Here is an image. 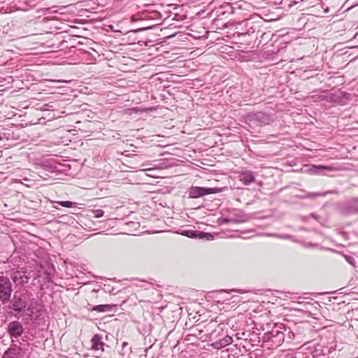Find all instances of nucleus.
Returning <instances> with one entry per match:
<instances>
[{
  "label": "nucleus",
  "instance_id": "1",
  "mask_svg": "<svg viewBox=\"0 0 358 358\" xmlns=\"http://www.w3.org/2000/svg\"><path fill=\"white\" fill-rule=\"evenodd\" d=\"M3 305V310L17 320L36 321L42 315V305L28 290L14 292L10 300Z\"/></svg>",
  "mask_w": 358,
  "mask_h": 358
},
{
  "label": "nucleus",
  "instance_id": "2",
  "mask_svg": "<svg viewBox=\"0 0 358 358\" xmlns=\"http://www.w3.org/2000/svg\"><path fill=\"white\" fill-rule=\"evenodd\" d=\"M286 327L282 323H275L272 329L264 333L262 337L264 343H270L272 348H277L282 344L285 337Z\"/></svg>",
  "mask_w": 358,
  "mask_h": 358
},
{
  "label": "nucleus",
  "instance_id": "3",
  "mask_svg": "<svg viewBox=\"0 0 358 358\" xmlns=\"http://www.w3.org/2000/svg\"><path fill=\"white\" fill-rule=\"evenodd\" d=\"M337 211L345 216L358 213V198H351L336 204Z\"/></svg>",
  "mask_w": 358,
  "mask_h": 358
},
{
  "label": "nucleus",
  "instance_id": "4",
  "mask_svg": "<svg viewBox=\"0 0 358 358\" xmlns=\"http://www.w3.org/2000/svg\"><path fill=\"white\" fill-rule=\"evenodd\" d=\"M13 288L10 278L3 275H0V302L1 304L10 300L13 296Z\"/></svg>",
  "mask_w": 358,
  "mask_h": 358
},
{
  "label": "nucleus",
  "instance_id": "5",
  "mask_svg": "<svg viewBox=\"0 0 358 358\" xmlns=\"http://www.w3.org/2000/svg\"><path fill=\"white\" fill-rule=\"evenodd\" d=\"M350 94L337 90L334 92L327 93L320 95V99L337 105H345L349 99Z\"/></svg>",
  "mask_w": 358,
  "mask_h": 358
},
{
  "label": "nucleus",
  "instance_id": "6",
  "mask_svg": "<svg viewBox=\"0 0 358 358\" xmlns=\"http://www.w3.org/2000/svg\"><path fill=\"white\" fill-rule=\"evenodd\" d=\"M215 325V322H211L207 326L205 327L206 331L208 335L210 341L214 342L218 341V339H220L225 334L224 324H220L217 326V328L213 329Z\"/></svg>",
  "mask_w": 358,
  "mask_h": 358
},
{
  "label": "nucleus",
  "instance_id": "7",
  "mask_svg": "<svg viewBox=\"0 0 358 358\" xmlns=\"http://www.w3.org/2000/svg\"><path fill=\"white\" fill-rule=\"evenodd\" d=\"M220 192L218 188L192 186L189 189V197L197 199L206 195L215 194Z\"/></svg>",
  "mask_w": 358,
  "mask_h": 358
},
{
  "label": "nucleus",
  "instance_id": "8",
  "mask_svg": "<svg viewBox=\"0 0 358 358\" xmlns=\"http://www.w3.org/2000/svg\"><path fill=\"white\" fill-rule=\"evenodd\" d=\"M27 348L20 346L17 343L11 342L10 348L5 352V355L12 358H27L29 357L27 354Z\"/></svg>",
  "mask_w": 358,
  "mask_h": 358
},
{
  "label": "nucleus",
  "instance_id": "9",
  "mask_svg": "<svg viewBox=\"0 0 358 358\" xmlns=\"http://www.w3.org/2000/svg\"><path fill=\"white\" fill-rule=\"evenodd\" d=\"M179 234H181L182 236L191 238H196V239H206L208 241L213 240L214 235L211 233L204 232L202 231H197V230H191V229H187V230H180L178 231Z\"/></svg>",
  "mask_w": 358,
  "mask_h": 358
},
{
  "label": "nucleus",
  "instance_id": "10",
  "mask_svg": "<svg viewBox=\"0 0 358 358\" xmlns=\"http://www.w3.org/2000/svg\"><path fill=\"white\" fill-rule=\"evenodd\" d=\"M24 331L22 324L18 320L10 322L7 325V333L11 338H19Z\"/></svg>",
  "mask_w": 358,
  "mask_h": 358
},
{
  "label": "nucleus",
  "instance_id": "11",
  "mask_svg": "<svg viewBox=\"0 0 358 358\" xmlns=\"http://www.w3.org/2000/svg\"><path fill=\"white\" fill-rule=\"evenodd\" d=\"M248 119L250 121L257 122L259 124H269L273 121L271 115L262 111H258L249 115Z\"/></svg>",
  "mask_w": 358,
  "mask_h": 358
},
{
  "label": "nucleus",
  "instance_id": "12",
  "mask_svg": "<svg viewBox=\"0 0 358 358\" xmlns=\"http://www.w3.org/2000/svg\"><path fill=\"white\" fill-rule=\"evenodd\" d=\"M10 280L17 286H24L28 283L29 278L26 275L25 271H16L11 273Z\"/></svg>",
  "mask_w": 358,
  "mask_h": 358
},
{
  "label": "nucleus",
  "instance_id": "13",
  "mask_svg": "<svg viewBox=\"0 0 358 358\" xmlns=\"http://www.w3.org/2000/svg\"><path fill=\"white\" fill-rule=\"evenodd\" d=\"M335 349L333 347L317 345L313 350L315 358H330L331 352Z\"/></svg>",
  "mask_w": 358,
  "mask_h": 358
},
{
  "label": "nucleus",
  "instance_id": "14",
  "mask_svg": "<svg viewBox=\"0 0 358 358\" xmlns=\"http://www.w3.org/2000/svg\"><path fill=\"white\" fill-rule=\"evenodd\" d=\"M232 342L233 338L224 334L220 339H218V341L213 342L212 345L214 348L221 349L230 345L231 343H232Z\"/></svg>",
  "mask_w": 358,
  "mask_h": 358
},
{
  "label": "nucleus",
  "instance_id": "15",
  "mask_svg": "<svg viewBox=\"0 0 358 358\" xmlns=\"http://www.w3.org/2000/svg\"><path fill=\"white\" fill-rule=\"evenodd\" d=\"M116 306H117L115 304H102V305L92 306L91 304L89 303L87 309L90 311L105 313V312L111 311L113 308H116Z\"/></svg>",
  "mask_w": 358,
  "mask_h": 358
},
{
  "label": "nucleus",
  "instance_id": "16",
  "mask_svg": "<svg viewBox=\"0 0 358 358\" xmlns=\"http://www.w3.org/2000/svg\"><path fill=\"white\" fill-rule=\"evenodd\" d=\"M239 180L245 185H249L255 182V173L251 171H246L241 173Z\"/></svg>",
  "mask_w": 358,
  "mask_h": 358
},
{
  "label": "nucleus",
  "instance_id": "17",
  "mask_svg": "<svg viewBox=\"0 0 358 358\" xmlns=\"http://www.w3.org/2000/svg\"><path fill=\"white\" fill-rule=\"evenodd\" d=\"M92 348L95 350H101L103 352L105 344L102 341V336L100 334H94L91 340Z\"/></svg>",
  "mask_w": 358,
  "mask_h": 358
},
{
  "label": "nucleus",
  "instance_id": "18",
  "mask_svg": "<svg viewBox=\"0 0 358 358\" xmlns=\"http://www.w3.org/2000/svg\"><path fill=\"white\" fill-rule=\"evenodd\" d=\"M303 194H298L296 195V198L299 199H315V198L318 197V192H310V193H305L303 190H301Z\"/></svg>",
  "mask_w": 358,
  "mask_h": 358
},
{
  "label": "nucleus",
  "instance_id": "19",
  "mask_svg": "<svg viewBox=\"0 0 358 358\" xmlns=\"http://www.w3.org/2000/svg\"><path fill=\"white\" fill-rule=\"evenodd\" d=\"M301 353L300 352H295L293 351L287 352L285 354H283L280 356H279V358H300Z\"/></svg>",
  "mask_w": 358,
  "mask_h": 358
},
{
  "label": "nucleus",
  "instance_id": "20",
  "mask_svg": "<svg viewBox=\"0 0 358 358\" xmlns=\"http://www.w3.org/2000/svg\"><path fill=\"white\" fill-rule=\"evenodd\" d=\"M27 339H28V336H24L22 337L20 339H19V338H12V341L11 342L16 343L20 346L25 347L26 343H27ZM27 345L28 346L29 344L27 343Z\"/></svg>",
  "mask_w": 358,
  "mask_h": 358
},
{
  "label": "nucleus",
  "instance_id": "21",
  "mask_svg": "<svg viewBox=\"0 0 358 358\" xmlns=\"http://www.w3.org/2000/svg\"><path fill=\"white\" fill-rule=\"evenodd\" d=\"M57 203L59 206L65 208H73L76 207L77 203L71 201H57Z\"/></svg>",
  "mask_w": 358,
  "mask_h": 358
},
{
  "label": "nucleus",
  "instance_id": "22",
  "mask_svg": "<svg viewBox=\"0 0 358 358\" xmlns=\"http://www.w3.org/2000/svg\"><path fill=\"white\" fill-rule=\"evenodd\" d=\"M41 166H43L45 170L50 171L51 172H54L56 169V166L48 162H42Z\"/></svg>",
  "mask_w": 358,
  "mask_h": 358
},
{
  "label": "nucleus",
  "instance_id": "23",
  "mask_svg": "<svg viewBox=\"0 0 358 358\" xmlns=\"http://www.w3.org/2000/svg\"><path fill=\"white\" fill-rule=\"evenodd\" d=\"M285 335H287V338L289 339H294L298 334H296L290 328L286 327Z\"/></svg>",
  "mask_w": 358,
  "mask_h": 358
},
{
  "label": "nucleus",
  "instance_id": "24",
  "mask_svg": "<svg viewBox=\"0 0 358 358\" xmlns=\"http://www.w3.org/2000/svg\"><path fill=\"white\" fill-rule=\"evenodd\" d=\"M338 194V191L337 189H332V190H329V191H326V192H318V196H325L327 194Z\"/></svg>",
  "mask_w": 358,
  "mask_h": 358
},
{
  "label": "nucleus",
  "instance_id": "25",
  "mask_svg": "<svg viewBox=\"0 0 358 358\" xmlns=\"http://www.w3.org/2000/svg\"><path fill=\"white\" fill-rule=\"evenodd\" d=\"M237 292L236 289H230V290H227V289H220V290H217V291H215L214 293L216 294V297L218 298V295L222 294V293H227V294H229L230 292Z\"/></svg>",
  "mask_w": 358,
  "mask_h": 358
},
{
  "label": "nucleus",
  "instance_id": "26",
  "mask_svg": "<svg viewBox=\"0 0 358 358\" xmlns=\"http://www.w3.org/2000/svg\"><path fill=\"white\" fill-rule=\"evenodd\" d=\"M93 215L95 217L99 218L103 216L104 211L101 209H96L93 210Z\"/></svg>",
  "mask_w": 358,
  "mask_h": 358
},
{
  "label": "nucleus",
  "instance_id": "27",
  "mask_svg": "<svg viewBox=\"0 0 358 358\" xmlns=\"http://www.w3.org/2000/svg\"><path fill=\"white\" fill-rule=\"evenodd\" d=\"M277 238H280V239H284V240H293V238H294L293 236L289 235V234H278Z\"/></svg>",
  "mask_w": 358,
  "mask_h": 358
},
{
  "label": "nucleus",
  "instance_id": "28",
  "mask_svg": "<svg viewBox=\"0 0 358 358\" xmlns=\"http://www.w3.org/2000/svg\"><path fill=\"white\" fill-rule=\"evenodd\" d=\"M345 259L346 262L348 263H349L350 265H352V266L355 265L356 261H355V257H353L352 256L345 255Z\"/></svg>",
  "mask_w": 358,
  "mask_h": 358
},
{
  "label": "nucleus",
  "instance_id": "29",
  "mask_svg": "<svg viewBox=\"0 0 358 358\" xmlns=\"http://www.w3.org/2000/svg\"><path fill=\"white\" fill-rule=\"evenodd\" d=\"M231 222V219L228 218V217H222V218H220L218 220V222L220 224H228V223H230Z\"/></svg>",
  "mask_w": 358,
  "mask_h": 358
},
{
  "label": "nucleus",
  "instance_id": "30",
  "mask_svg": "<svg viewBox=\"0 0 358 358\" xmlns=\"http://www.w3.org/2000/svg\"><path fill=\"white\" fill-rule=\"evenodd\" d=\"M300 358H315L313 350L310 354H301Z\"/></svg>",
  "mask_w": 358,
  "mask_h": 358
},
{
  "label": "nucleus",
  "instance_id": "31",
  "mask_svg": "<svg viewBox=\"0 0 358 358\" xmlns=\"http://www.w3.org/2000/svg\"><path fill=\"white\" fill-rule=\"evenodd\" d=\"M277 236H278V234H270V233L266 234V236H268V237L277 238Z\"/></svg>",
  "mask_w": 358,
  "mask_h": 358
},
{
  "label": "nucleus",
  "instance_id": "32",
  "mask_svg": "<svg viewBox=\"0 0 358 358\" xmlns=\"http://www.w3.org/2000/svg\"><path fill=\"white\" fill-rule=\"evenodd\" d=\"M306 247H315L317 245V244L316 243H308L307 244L305 245Z\"/></svg>",
  "mask_w": 358,
  "mask_h": 358
},
{
  "label": "nucleus",
  "instance_id": "33",
  "mask_svg": "<svg viewBox=\"0 0 358 358\" xmlns=\"http://www.w3.org/2000/svg\"><path fill=\"white\" fill-rule=\"evenodd\" d=\"M50 8H43V14H47V13H50Z\"/></svg>",
  "mask_w": 358,
  "mask_h": 358
},
{
  "label": "nucleus",
  "instance_id": "34",
  "mask_svg": "<svg viewBox=\"0 0 358 358\" xmlns=\"http://www.w3.org/2000/svg\"><path fill=\"white\" fill-rule=\"evenodd\" d=\"M310 215H311V217H313L315 220H317L319 218V216L317 215H316L315 213H311Z\"/></svg>",
  "mask_w": 358,
  "mask_h": 358
},
{
  "label": "nucleus",
  "instance_id": "35",
  "mask_svg": "<svg viewBox=\"0 0 358 358\" xmlns=\"http://www.w3.org/2000/svg\"><path fill=\"white\" fill-rule=\"evenodd\" d=\"M229 298H227V299H223V301H222V303H224V302H226L227 301H229Z\"/></svg>",
  "mask_w": 358,
  "mask_h": 358
},
{
  "label": "nucleus",
  "instance_id": "36",
  "mask_svg": "<svg viewBox=\"0 0 358 358\" xmlns=\"http://www.w3.org/2000/svg\"><path fill=\"white\" fill-rule=\"evenodd\" d=\"M127 345V342H123L122 347H125Z\"/></svg>",
  "mask_w": 358,
  "mask_h": 358
},
{
  "label": "nucleus",
  "instance_id": "37",
  "mask_svg": "<svg viewBox=\"0 0 358 358\" xmlns=\"http://www.w3.org/2000/svg\"><path fill=\"white\" fill-rule=\"evenodd\" d=\"M57 82H59V83H67L68 81L66 80H57Z\"/></svg>",
  "mask_w": 358,
  "mask_h": 358
},
{
  "label": "nucleus",
  "instance_id": "38",
  "mask_svg": "<svg viewBox=\"0 0 358 358\" xmlns=\"http://www.w3.org/2000/svg\"><path fill=\"white\" fill-rule=\"evenodd\" d=\"M313 75L307 76L306 77V78H310V77H313Z\"/></svg>",
  "mask_w": 358,
  "mask_h": 358
},
{
  "label": "nucleus",
  "instance_id": "39",
  "mask_svg": "<svg viewBox=\"0 0 358 358\" xmlns=\"http://www.w3.org/2000/svg\"><path fill=\"white\" fill-rule=\"evenodd\" d=\"M259 185H262V182L260 181L259 183H258Z\"/></svg>",
  "mask_w": 358,
  "mask_h": 358
},
{
  "label": "nucleus",
  "instance_id": "40",
  "mask_svg": "<svg viewBox=\"0 0 358 358\" xmlns=\"http://www.w3.org/2000/svg\"><path fill=\"white\" fill-rule=\"evenodd\" d=\"M275 358H279V357H275Z\"/></svg>",
  "mask_w": 358,
  "mask_h": 358
}]
</instances>
